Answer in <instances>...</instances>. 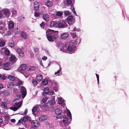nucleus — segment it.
<instances>
[{"instance_id":"63","label":"nucleus","mask_w":129,"mask_h":129,"mask_svg":"<svg viewBox=\"0 0 129 129\" xmlns=\"http://www.w3.org/2000/svg\"><path fill=\"white\" fill-rule=\"evenodd\" d=\"M39 49L38 48H36L34 49V51L35 52H37L38 50H39Z\"/></svg>"},{"instance_id":"26","label":"nucleus","mask_w":129,"mask_h":129,"mask_svg":"<svg viewBox=\"0 0 129 129\" xmlns=\"http://www.w3.org/2000/svg\"><path fill=\"white\" fill-rule=\"evenodd\" d=\"M48 101L50 102V104H51L52 105L54 104L55 102V100L54 96H53L52 97V99L50 101Z\"/></svg>"},{"instance_id":"21","label":"nucleus","mask_w":129,"mask_h":129,"mask_svg":"<svg viewBox=\"0 0 129 129\" xmlns=\"http://www.w3.org/2000/svg\"><path fill=\"white\" fill-rule=\"evenodd\" d=\"M8 28L10 29L13 28L14 26V23L12 21H10L8 24Z\"/></svg>"},{"instance_id":"18","label":"nucleus","mask_w":129,"mask_h":129,"mask_svg":"<svg viewBox=\"0 0 129 129\" xmlns=\"http://www.w3.org/2000/svg\"><path fill=\"white\" fill-rule=\"evenodd\" d=\"M34 9L36 10H37L39 8V4L37 2H35L34 3Z\"/></svg>"},{"instance_id":"40","label":"nucleus","mask_w":129,"mask_h":129,"mask_svg":"<svg viewBox=\"0 0 129 129\" xmlns=\"http://www.w3.org/2000/svg\"><path fill=\"white\" fill-rule=\"evenodd\" d=\"M47 99L46 98H44L41 100V102L42 103H45L46 102Z\"/></svg>"},{"instance_id":"7","label":"nucleus","mask_w":129,"mask_h":129,"mask_svg":"<svg viewBox=\"0 0 129 129\" xmlns=\"http://www.w3.org/2000/svg\"><path fill=\"white\" fill-rule=\"evenodd\" d=\"M31 125L35 127H38L40 125L39 122L36 120H33L31 122Z\"/></svg>"},{"instance_id":"11","label":"nucleus","mask_w":129,"mask_h":129,"mask_svg":"<svg viewBox=\"0 0 129 129\" xmlns=\"http://www.w3.org/2000/svg\"><path fill=\"white\" fill-rule=\"evenodd\" d=\"M17 58L15 56L11 54V57L10 58V60L12 62L15 63L17 60Z\"/></svg>"},{"instance_id":"17","label":"nucleus","mask_w":129,"mask_h":129,"mask_svg":"<svg viewBox=\"0 0 129 129\" xmlns=\"http://www.w3.org/2000/svg\"><path fill=\"white\" fill-rule=\"evenodd\" d=\"M57 22L52 21L51 22L50 25L51 27H57Z\"/></svg>"},{"instance_id":"44","label":"nucleus","mask_w":129,"mask_h":129,"mask_svg":"<svg viewBox=\"0 0 129 129\" xmlns=\"http://www.w3.org/2000/svg\"><path fill=\"white\" fill-rule=\"evenodd\" d=\"M22 124L24 125L25 127L28 128L29 127V125L27 124V123L22 122Z\"/></svg>"},{"instance_id":"55","label":"nucleus","mask_w":129,"mask_h":129,"mask_svg":"<svg viewBox=\"0 0 129 129\" xmlns=\"http://www.w3.org/2000/svg\"><path fill=\"white\" fill-rule=\"evenodd\" d=\"M3 28L2 26L0 27V33H1L3 35V33H3L2 32V31H3Z\"/></svg>"},{"instance_id":"34","label":"nucleus","mask_w":129,"mask_h":129,"mask_svg":"<svg viewBox=\"0 0 129 129\" xmlns=\"http://www.w3.org/2000/svg\"><path fill=\"white\" fill-rule=\"evenodd\" d=\"M16 85H19L22 84V82L19 80V79H18L16 81Z\"/></svg>"},{"instance_id":"13","label":"nucleus","mask_w":129,"mask_h":129,"mask_svg":"<svg viewBox=\"0 0 129 129\" xmlns=\"http://www.w3.org/2000/svg\"><path fill=\"white\" fill-rule=\"evenodd\" d=\"M43 18L44 20L46 22H48L49 20V16L46 13H45L43 15Z\"/></svg>"},{"instance_id":"30","label":"nucleus","mask_w":129,"mask_h":129,"mask_svg":"<svg viewBox=\"0 0 129 129\" xmlns=\"http://www.w3.org/2000/svg\"><path fill=\"white\" fill-rule=\"evenodd\" d=\"M8 78L11 81H13L15 80V77L11 75L9 76L8 77Z\"/></svg>"},{"instance_id":"62","label":"nucleus","mask_w":129,"mask_h":129,"mask_svg":"<svg viewBox=\"0 0 129 129\" xmlns=\"http://www.w3.org/2000/svg\"><path fill=\"white\" fill-rule=\"evenodd\" d=\"M13 123H15V122L16 120L14 119H11L10 120Z\"/></svg>"},{"instance_id":"19","label":"nucleus","mask_w":129,"mask_h":129,"mask_svg":"<svg viewBox=\"0 0 129 129\" xmlns=\"http://www.w3.org/2000/svg\"><path fill=\"white\" fill-rule=\"evenodd\" d=\"M27 68V67L25 64H22L20 67V69L21 70L25 71Z\"/></svg>"},{"instance_id":"48","label":"nucleus","mask_w":129,"mask_h":129,"mask_svg":"<svg viewBox=\"0 0 129 129\" xmlns=\"http://www.w3.org/2000/svg\"><path fill=\"white\" fill-rule=\"evenodd\" d=\"M80 30L79 29H77L76 27H74V28L73 29V31H79Z\"/></svg>"},{"instance_id":"54","label":"nucleus","mask_w":129,"mask_h":129,"mask_svg":"<svg viewBox=\"0 0 129 129\" xmlns=\"http://www.w3.org/2000/svg\"><path fill=\"white\" fill-rule=\"evenodd\" d=\"M96 74V78H97V80L98 83V84L99 82V75L98 74Z\"/></svg>"},{"instance_id":"12","label":"nucleus","mask_w":129,"mask_h":129,"mask_svg":"<svg viewBox=\"0 0 129 129\" xmlns=\"http://www.w3.org/2000/svg\"><path fill=\"white\" fill-rule=\"evenodd\" d=\"M30 117L28 116H25L22 119V122H26L28 120H31Z\"/></svg>"},{"instance_id":"52","label":"nucleus","mask_w":129,"mask_h":129,"mask_svg":"<svg viewBox=\"0 0 129 129\" xmlns=\"http://www.w3.org/2000/svg\"><path fill=\"white\" fill-rule=\"evenodd\" d=\"M72 11L74 14H75L76 16H77V15L76 13V11L74 8L72 9Z\"/></svg>"},{"instance_id":"46","label":"nucleus","mask_w":129,"mask_h":129,"mask_svg":"<svg viewBox=\"0 0 129 129\" xmlns=\"http://www.w3.org/2000/svg\"><path fill=\"white\" fill-rule=\"evenodd\" d=\"M15 30H16L15 32V34L18 35L20 32V29L17 28H16V29H15Z\"/></svg>"},{"instance_id":"25","label":"nucleus","mask_w":129,"mask_h":129,"mask_svg":"<svg viewBox=\"0 0 129 129\" xmlns=\"http://www.w3.org/2000/svg\"><path fill=\"white\" fill-rule=\"evenodd\" d=\"M43 79L42 76L41 75L39 74L37 76L36 79L38 81H40Z\"/></svg>"},{"instance_id":"64","label":"nucleus","mask_w":129,"mask_h":129,"mask_svg":"<svg viewBox=\"0 0 129 129\" xmlns=\"http://www.w3.org/2000/svg\"><path fill=\"white\" fill-rule=\"evenodd\" d=\"M71 35L74 38L76 36L75 34L74 33H71Z\"/></svg>"},{"instance_id":"56","label":"nucleus","mask_w":129,"mask_h":129,"mask_svg":"<svg viewBox=\"0 0 129 129\" xmlns=\"http://www.w3.org/2000/svg\"><path fill=\"white\" fill-rule=\"evenodd\" d=\"M12 13L13 14H16L17 11L16 10H12Z\"/></svg>"},{"instance_id":"47","label":"nucleus","mask_w":129,"mask_h":129,"mask_svg":"<svg viewBox=\"0 0 129 129\" xmlns=\"http://www.w3.org/2000/svg\"><path fill=\"white\" fill-rule=\"evenodd\" d=\"M35 70V68L34 67L32 66L29 69V70L30 71H34Z\"/></svg>"},{"instance_id":"20","label":"nucleus","mask_w":129,"mask_h":129,"mask_svg":"<svg viewBox=\"0 0 129 129\" xmlns=\"http://www.w3.org/2000/svg\"><path fill=\"white\" fill-rule=\"evenodd\" d=\"M68 35L67 33H64L61 35L60 37L62 39H65L67 38Z\"/></svg>"},{"instance_id":"58","label":"nucleus","mask_w":129,"mask_h":129,"mask_svg":"<svg viewBox=\"0 0 129 129\" xmlns=\"http://www.w3.org/2000/svg\"><path fill=\"white\" fill-rule=\"evenodd\" d=\"M9 45L11 47H12L14 46V42H11L9 44Z\"/></svg>"},{"instance_id":"10","label":"nucleus","mask_w":129,"mask_h":129,"mask_svg":"<svg viewBox=\"0 0 129 129\" xmlns=\"http://www.w3.org/2000/svg\"><path fill=\"white\" fill-rule=\"evenodd\" d=\"M10 66L9 63V62H7L6 63H4L1 66L4 67L3 69L6 70H9V69L8 68H6Z\"/></svg>"},{"instance_id":"42","label":"nucleus","mask_w":129,"mask_h":129,"mask_svg":"<svg viewBox=\"0 0 129 129\" xmlns=\"http://www.w3.org/2000/svg\"><path fill=\"white\" fill-rule=\"evenodd\" d=\"M68 119L66 118H63V119L62 120V121L64 123H66L68 122Z\"/></svg>"},{"instance_id":"14","label":"nucleus","mask_w":129,"mask_h":129,"mask_svg":"<svg viewBox=\"0 0 129 129\" xmlns=\"http://www.w3.org/2000/svg\"><path fill=\"white\" fill-rule=\"evenodd\" d=\"M47 117L46 115H42L39 118V120L40 121L43 122V121L46 120L47 119Z\"/></svg>"},{"instance_id":"8","label":"nucleus","mask_w":129,"mask_h":129,"mask_svg":"<svg viewBox=\"0 0 129 129\" xmlns=\"http://www.w3.org/2000/svg\"><path fill=\"white\" fill-rule=\"evenodd\" d=\"M20 92L22 93V94L24 96V97L26 95V89L23 86H22L20 89Z\"/></svg>"},{"instance_id":"39","label":"nucleus","mask_w":129,"mask_h":129,"mask_svg":"<svg viewBox=\"0 0 129 129\" xmlns=\"http://www.w3.org/2000/svg\"><path fill=\"white\" fill-rule=\"evenodd\" d=\"M4 95L5 96H7L9 95L10 92L8 90H5L4 91Z\"/></svg>"},{"instance_id":"4","label":"nucleus","mask_w":129,"mask_h":129,"mask_svg":"<svg viewBox=\"0 0 129 129\" xmlns=\"http://www.w3.org/2000/svg\"><path fill=\"white\" fill-rule=\"evenodd\" d=\"M55 112L56 114H57L56 116V118L62 119L63 117V115L61 114L62 111L60 108H57L56 109Z\"/></svg>"},{"instance_id":"60","label":"nucleus","mask_w":129,"mask_h":129,"mask_svg":"<svg viewBox=\"0 0 129 129\" xmlns=\"http://www.w3.org/2000/svg\"><path fill=\"white\" fill-rule=\"evenodd\" d=\"M47 59V57L46 56H43L42 58V59L44 60H45Z\"/></svg>"},{"instance_id":"33","label":"nucleus","mask_w":129,"mask_h":129,"mask_svg":"<svg viewBox=\"0 0 129 129\" xmlns=\"http://www.w3.org/2000/svg\"><path fill=\"white\" fill-rule=\"evenodd\" d=\"M42 84L44 85H46L47 84L48 82L47 80L44 79L42 81Z\"/></svg>"},{"instance_id":"9","label":"nucleus","mask_w":129,"mask_h":129,"mask_svg":"<svg viewBox=\"0 0 129 129\" xmlns=\"http://www.w3.org/2000/svg\"><path fill=\"white\" fill-rule=\"evenodd\" d=\"M2 50H3L6 56H9L10 54V52L9 50L7 48H2Z\"/></svg>"},{"instance_id":"5","label":"nucleus","mask_w":129,"mask_h":129,"mask_svg":"<svg viewBox=\"0 0 129 129\" xmlns=\"http://www.w3.org/2000/svg\"><path fill=\"white\" fill-rule=\"evenodd\" d=\"M57 27L61 28L66 27L67 26L66 22L63 21H60L57 24Z\"/></svg>"},{"instance_id":"38","label":"nucleus","mask_w":129,"mask_h":129,"mask_svg":"<svg viewBox=\"0 0 129 129\" xmlns=\"http://www.w3.org/2000/svg\"><path fill=\"white\" fill-rule=\"evenodd\" d=\"M44 91L45 93H47L49 92V90L48 87H46L44 88Z\"/></svg>"},{"instance_id":"53","label":"nucleus","mask_w":129,"mask_h":129,"mask_svg":"<svg viewBox=\"0 0 129 129\" xmlns=\"http://www.w3.org/2000/svg\"><path fill=\"white\" fill-rule=\"evenodd\" d=\"M27 109H26L25 110L24 113L23 114H20L22 115H25L27 114Z\"/></svg>"},{"instance_id":"57","label":"nucleus","mask_w":129,"mask_h":129,"mask_svg":"<svg viewBox=\"0 0 129 129\" xmlns=\"http://www.w3.org/2000/svg\"><path fill=\"white\" fill-rule=\"evenodd\" d=\"M6 78V77L4 75H3V76H2L1 77V79L3 80L5 79Z\"/></svg>"},{"instance_id":"3","label":"nucleus","mask_w":129,"mask_h":129,"mask_svg":"<svg viewBox=\"0 0 129 129\" xmlns=\"http://www.w3.org/2000/svg\"><path fill=\"white\" fill-rule=\"evenodd\" d=\"M56 31L50 29H48L46 31V36L48 40L50 42H52L56 41L58 37L55 34Z\"/></svg>"},{"instance_id":"41","label":"nucleus","mask_w":129,"mask_h":129,"mask_svg":"<svg viewBox=\"0 0 129 129\" xmlns=\"http://www.w3.org/2000/svg\"><path fill=\"white\" fill-rule=\"evenodd\" d=\"M52 105L50 104V102L48 101L46 104V107L48 108H50Z\"/></svg>"},{"instance_id":"35","label":"nucleus","mask_w":129,"mask_h":129,"mask_svg":"<svg viewBox=\"0 0 129 129\" xmlns=\"http://www.w3.org/2000/svg\"><path fill=\"white\" fill-rule=\"evenodd\" d=\"M63 13L61 12L57 11L56 13V15L58 17H61Z\"/></svg>"},{"instance_id":"43","label":"nucleus","mask_w":129,"mask_h":129,"mask_svg":"<svg viewBox=\"0 0 129 129\" xmlns=\"http://www.w3.org/2000/svg\"><path fill=\"white\" fill-rule=\"evenodd\" d=\"M18 54L19 56L21 58L23 57L24 56V52H22L20 53H19Z\"/></svg>"},{"instance_id":"51","label":"nucleus","mask_w":129,"mask_h":129,"mask_svg":"<svg viewBox=\"0 0 129 129\" xmlns=\"http://www.w3.org/2000/svg\"><path fill=\"white\" fill-rule=\"evenodd\" d=\"M66 2L67 4L68 5H70L72 3V1L71 0H67Z\"/></svg>"},{"instance_id":"31","label":"nucleus","mask_w":129,"mask_h":129,"mask_svg":"<svg viewBox=\"0 0 129 129\" xmlns=\"http://www.w3.org/2000/svg\"><path fill=\"white\" fill-rule=\"evenodd\" d=\"M37 105L34 107L32 109V112L34 114V113L36 112H37Z\"/></svg>"},{"instance_id":"16","label":"nucleus","mask_w":129,"mask_h":129,"mask_svg":"<svg viewBox=\"0 0 129 129\" xmlns=\"http://www.w3.org/2000/svg\"><path fill=\"white\" fill-rule=\"evenodd\" d=\"M20 35L21 37L24 39H25L27 38V35L25 32L23 31L21 32Z\"/></svg>"},{"instance_id":"6","label":"nucleus","mask_w":129,"mask_h":129,"mask_svg":"<svg viewBox=\"0 0 129 129\" xmlns=\"http://www.w3.org/2000/svg\"><path fill=\"white\" fill-rule=\"evenodd\" d=\"M9 105L8 103L5 102L1 101L0 103V107L3 108L8 109Z\"/></svg>"},{"instance_id":"36","label":"nucleus","mask_w":129,"mask_h":129,"mask_svg":"<svg viewBox=\"0 0 129 129\" xmlns=\"http://www.w3.org/2000/svg\"><path fill=\"white\" fill-rule=\"evenodd\" d=\"M32 83L34 87L36 86L37 84V82L35 79H33L32 80Z\"/></svg>"},{"instance_id":"22","label":"nucleus","mask_w":129,"mask_h":129,"mask_svg":"<svg viewBox=\"0 0 129 129\" xmlns=\"http://www.w3.org/2000/svg\"><path fill=\"white\" fill-rule=\"evenodd\" d=\"M46 4L48 6L50 7L52 6L53 4L51 1H47L46 2Z\"/></svg>"},{"instance_id":"24","label":"nucleus","mask_w":129,"mask_h":129,"mask_svg":"<svg viewBox=\"0 0 129 129\" xmlns=\"http://www.w3.org/2000/svg\"><path fill=\"white\" fill-rule=\"evenodd\" d=\"M14 84L13 82H10L8 83L7 88L10 89H12L14 86Z\"/></svg>"},{"instance_id":"45","label":"nucleus","mask_w":129,"mask_h":129,"mask_svg":"<svg viewBox=\"0 0 129 129\" xmlns=\"http://www.w3.org/2000/svg\"><path fill=\"white\" fill-rule=\"evenodd\" d=\"M40 25L42 28H43L45 25V23L44 22H42V23L40 24Z\"/></svg>"},{"instance_id":"1","label":"nucleus","mask_w":129,"mask_h":129,"mask_svg":"<svg viewBox=\"0 0 129 129\" xmlns=\"http://www.w3.org/2000/svg\"><path fill=\"white\" fill-rule=\"evenodd\" d=\"M78 39H77L75 41H71L67 42L65 45L62 49H60L63 52H67L68 51L72 53L74 52L76 50V48L78 42Z\"/></svg>"},{"instance_id":"23","label":"nucleus","mask_w":129,"mask_h":129,"mask_svg":"<svg viewBox=\"0 0 129 129\" xmlns=\"http://www.w3.org/2000/svg\"><path fill=\"white\" fill-rule=\"evenodd\" d=\"M58 103L59 104H62L64 101V100L62 98H58Z\"/></svg>"},{"instance_id":"49","label":"nucleus","mask_w":129,"mask_h":129,"mask_svg":"<svg viewBox=\"0 0 129 129\" xmlns=\"http://www.w3.org/2000/svg\"><path fill=\"white\" fill-rule=\"evenodd\" d=\"M17 52L18 54L22 52L21 49L20 48H18L17 49Z\"/></svg>"},{"instance_id":"28","label":"nucleus","mask_w":129,"mask_h":129,"mask_svg":"<svg viewBox=\"0 0 129 129\" xmlns=\"http://www.w3.org/2000/svg\"><path fill=\"white\" fill-rule=\"evenodd\" d=\"M6 41L5 40H2L0 41V47L4 46L5 44Z\"/></svg>"},{"instance_id":"15","label":"nucleus","mask_w":129,"mask_h":129,"mask_svg":"<svg viewBox=\"0 0 129 129\" xmlns=\"http://www.w3.org/2000/svg\"><path fill=\"white\" fill-rule=\"evenodd\" d=\"M1 11L2 12V13H3L5 15H6V16L8 15L10 12L9 11L8 9H3Z\"/></svg>"},{"instance_id":"27","label":"nucleus","mask_w":129,"mask_h":129,"mask_svg":"<svg viewBox=\"0 0 129 129\" xmlns=\"http://www.w3.org/2000/svg\"><path fill=\"white\" fill-rule=\"evenodd\" d=\"M37 113H39L42 111V108L39 105H37Z\"/></svg>"},{"instance_id":"50","label":"nucleus","mask_w":129,"mask_h":129,"mask_svg":"<svg viewBox=\"0 0 129 129\" xmlns=\"http://www.w3.org/2000/svg\"><path fill=\"white\" fill-rule=\"evenodd\" d=\"M34 15L35 17H38L40 15V14L38 12H35L34 14Z\"/></svg>"},{"instance_id":"32","label":"nucleus","mask_w":129,"mask_h":129,"mask_svg":"<svg viewBox=\"0 0 129 129\" xmlns=\"http://www.w3.org/2000/svg\"><path fill=\"white\" fill-rule=\"evenodd\" d=\"M53 91L52 90V92H50V94L52 95L54 93V91L55 92H56L58 90L57 89V87H53Z\"/></svg>"},{"instance_id":"37","label":"nucleus","mask_w":129,"mask_h":129,"mask_svg":"<svg viewBox=\"0 0 129 129\" xmlns=\"http://www.w3.org/2000/svg\"><path fill=\"white\" fill-rule=\"evenodd\" d=\"M67 114L68 115V116L69 117H70V118L71 119L72 118V117H71V112H70V111L68 110V109H67Z\"/></svg>"},{"instance_id":"29","label":"nucleus","mask_w":129,"mask_h":129,"mask_svg":"<svg viewBox=\"0 0 129 129\" xmlns=\"http://www.w3.org/2000/svg\"><path fill=\"white\" fill-rule=\"evenodd\" d=\"M73 17L72 16H69L67 18V20L68 22H71L73 20Z\"/></svg>"},{"instance_id":"61","label":"nucleus","mask_w":129,"mask_h":129,"mask_svg":"<svg viewBox=\"0 0 129 129\" xmlns=\"http://www.w3.org/2000/svg\"><path fill=\"white\" fill-rule=\"evenodd\" d=\"M3 13L1 11V12L0 13V19L3 17Z\"/></svg>"},{"instance_id":"2","label":"nucleus","mask_w":129,"mask_h":129,"mask_svg":"<svg viewBox=\"0 0 129 129\" xmlns=\"http://www.w3.org/2000/svg\"><path fill=\"white\" fill-rule=\"evenodd\" d=\"M22 96L20 95H18L15 96V99L13 102V106L11 107L10 109L14 111H16L21 106L22 103Z\"/></svg>"},{"instance_id":"59","label":"nucleus","mask_w":129,"mask_h":129,"mask_svg":"<svg viewBox=\"0 0 129 129\" xmlns=\"http://www.w3.org/2000/svg\"><path fill=\"white\" fill-rule=\"evenodd\" d=\"M64 14L65 15H68L69 14V12L68 11H66L64 12Z\"/></svg>"}]
</instances>
